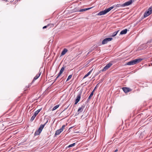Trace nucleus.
I'll list each match as a JSON object with an SVG mask.
<instances>
[{"mask_svg":"<svg viewBox=\"0 0 152 152\" xmlns=\"http://www.w3.org/2000/svg\"><path fill=\"white\" fill-rule=\"evenodd\" d=\"M142 60V58H138L132 60L128 62L126 65H133L137 64Z\"/></svg>","mask_w":152,"mask_h":152,"instance_id":"f257e3e1","label":"nucleus"},{"mask_svg":"<svg viewBox=\"0 0 152 152\" xmlns=\"http://www.w3.org/2000/svg\"><path fill=\"white\" fill-rule=\"evenodd\" d=\"M134 0H130L127 1L125 2L124 4H122V5H121L122 7H126V6H129L132 3L134 2Z\"/></svg>","mask_w":152,"mask_h":152,"instance_id":"f03ea898","label":"nucleus"},{"mask_svg":"<svg viewBox=\"0 0 152 152\" xmlns=\"http://www.w3.org/2000/svg\"><path fill=\"white\" fill-rule=\"evenodd\" d=\"M112 39L113 38L111 37L105 38L102 42V45L106 44L108 42L112 40Z\"/></svg>","mask_w":152,"mask_h":152,"instance_id":"7ed1b4c3","label":"nucleus"},{"mask_svg":"<svg viewBox=\"0 0 152 152\" xmlns=\"http://www.w3.org/2000/svg\"><path fill=\"white\" fill-rule=\"evenodd\" d=\"M112 65V63H109L107 64L101 71L102 72H104L106 71L108 68H109Z\"/></svg>","mask_w":152,"mask_h":152,"instance_id":"20e7f679","label":"nucleus"},{"mask_svg":"<svg viewBox=\"0 0 152 152\" xmlns=\"http://www.w3.org/2000/svg\"><path fill=\"white\" fill-rule=\"evenodd\" d=\"M81 93H79V94L77 95L75 101V104H77V103L79 101L81 98Z\"/></svg>","mask_w":152,"mask_h":152,"instance_id":"39448f33","label":"nucleus"},{"mask_svg":"<svg viewBox=\"0 0 152 152\" xmlns=\"http://www.w3.org/2000/svg\"><path fill=\"white\" fill-rule=\"evenodd\" d=\"M122 89L125 93H128L131 91L129 88L127 87H123Z\"/></svg>","mask_w":152,"mask_h":152,"instance_id":"423d86ee","label":"nucleus"},{"mask_svg":"<svg viewBox=\"0 0 152 152\" xmlns=\"http://www.w3.org/2000/svg\"><path fill=\"white\" fill-rule=\"evenodd\" d=\"M106 13H107L105 10H104L100 12L97 15H102L105 14Z\"/></svg>","mask_w":152,"mask_h":152,"instance_id":"0eeeda50","label":"nucleus"},{"mask_svg":"<svg viewBox=\"0 0 152 152\" xmlns=\"http://www.w3.org/2000/svg\"><path fill=\"white\" fill-rule=\"evenodd\" d=\"M68 51V50L66 48H64L61 54V56H63L65 55L66 53Z\"/></svg>","mask_w":152,"mask_h":152,"instance_id":"6e6552de","label":"nucleus"},{"mask_svg":"<svg viewBox=\"0 0 152 152\" xmlns=\"http://www.w3.org/2000/svg\"><path fill=\"white\" fill-rule=\"evenodd\" d=\"M41 72H39V73L38 74H37L36 75V76L34 77V79H33V80H37V79L41 75Z\"/></svg>","mask_w":152,"mask_h":152,"instance_id":"1a4fd4ad","label":"nucleus"},{"mask_svg":"<svg viewBox=\"0 0 152 152\" xmlns=\"http://www.w3.org/2000/svg\"><path fill=\"white\" fill-rule=\"evenodd\" d=\"M127 31V29H125L124 30H122L121 31L120 34L122 35L125 34L126 33Z\"/></svg>","mask_w":152,"mask_h":152,"instance_id":"9d476101","label":"nucleus"},{"mask_svg":"<svg viewBox=\"0 0 152 152\" xmlns=\"http://www.w3.org/2000/svg\"><path fill=\"white\" fill-rule=\"evenodd\" d=\"M93 94H94V93H93V92H91V93L90 94V95L89 97H88V99H87V100H86V103L88 102L89 101L90 99L91 98V97L93 95Z\"/></svg>","mask_w":152,"mask_h":152,"instance_id":"9b49d317","label":"nucleus"},{"mask_svg":"<svg viewBox=\"0 0 152 152\" xmlns=\"http://www.w3.org/2000/svg\"><path fill=\"white\" fill-rule=\"evenodd\" d=\"M150 14H151L149 12V11H147L145 12L144 15V18H145L150 15Z\"/></svg>","mask_w":152,"mask_h":152,"instance_id":"f8f14e48","label":"nucleus"},{"mask_svg":"<svg viewBox=\"0 0 152 152\" xmlns=\"http://www.w3.org/2000/svg\"><path fill=\"white\" fill-rule=\"evenodd\" d=\"M114 7L113 6H112L107 9H105V10L106 13H107L108 12H109Z\"/></svg>","mask_w":152,"mask_h":152,"instance_id":"ddd939ff","label":"nucleus"},{"mask_svg":"<svg viewBox=\"0 0 152 152\" xmlns=\"http://www.w3.org/2000/svg\"><path fill=\"white\" fill-rule=\"evenodd\" d=\"M114 7L113 6H112L107 9H105V10L106 13H107L108 12H109Z\"/></svg>","mask_w":152,"mask_h":152,"instance_id":"4468645a","label":"nucleus"},{"mask_svg":"<svg viewBox=\"0 0 152 152\" xmlns=\"http://www.w3.org/2000/svg\"><path fill=\"white\" fill-rule=\"evenodd\" d=\"M84 107L83 106H81V107H80L79 108L78 110V112H82L83 110Z\"/></svg>","mask_w":152,"mask_h":152,"instance_id":"2eb2a0df","label":"nucleus"},{"mask_svg":"<svg viewBox=\"0 0 152 152\" xmlns=\"http://www.w3.org/2000/svg\"><path fill=\"white\" fill-rule=\"evenodd\" d=\"M45 126V124H41L40 125L39 127V128L38 129V130L41 131V132H42V129H43V128H44V127Z\"/></svg>","mask_w":152,"mask_h":152,"instance_id":"dca6fc26","label":"nucleus"},{"mask_svg":"<svg viewBox=\"0 0 152 152\" xmlns=\"http://www.w3.org/2000/svg\"><path fill=\"white\" fill-rule=\"evenodd\" d=\"M93 69H92L91 71H90L89 72H88L86 74L85 76L83 77V79H84L87 77H88V75H89L91 73L92 71L93 70Z\"/></svg>","mask_w":152,"mask_h":152,"instance_id":"f3484780","label":"nucleus"},{"mask_svg":"<svg viewBox=\"0 0 152 152\" xmlns=\"http://www.w3.org/2000/svg\"><path fill=\"white\" fill-rule=\"evenodd\" d=\"M119 31L118 30L117 31H115V32L112 33L111 34H111V36L112 37H114L115 36L117 35V33H118V32Z\"/></svg>","mask_w":152,"mask_h":152,"instance_id":"a211bd4d","label":"nucleus"},{"mask_svg":"<svg viewBox=\"0 0 152 152\" xmlns=\"http://www.w3.org/2000/svg\"><path fill=\"white\" fill-rule=\"evenodd\" d=\"M62 132L61 130L60 129L57 130L56 131L55 134L56 136L59 135L61 132Z\"/></svg>","mask_w":152,"mask_h":152,"instance_id":"6ab92c4d","label":"nucleus"},{"mask_svg":"<svg viewBox=\"0 0 152 152\" xmlns=\"http://www.w3.org/2000/svg\"><path fill=\"white\" fill-rule=\"evenodd\" d=\"M41 110H42V108H40V109H39L37 111H36L35 112L34 114L35 115H36V116L40 112V111Z\"/></svg>","mask_w":152,"mask_h":152,"instance_id":"aec40b11","label":"nucleus"},{"mask_svg":"<svg viewBox=\"0 0 152 152\" xmlns=\"http://www.w3.org/2000/svg\"><path fill=\"white\" fill-rule=\"evenodd\" d=\"M41 132L39 131L38 129L36 131L35 133V135H39L40 133Z\"/></svg>","mask_w":152,"mask_h":152,"instance_id":"412c9836","label":"nucleus"},{"mask_svg":"<svg viewBox=\"0 0 152 152\" xmlns=\"http://www.w3.org/2000/svg\"><path fill=\"white\" fill-rule=\"evenodd\" d=\"M59 107V105H57L54 106L52 109V111L56 109Z\"/></svg>","mask_w":152,"mask_h":152,"instance_id":"4be33fe9","label":"nucleus"},{"mask_svg":"<svg viewBox=\"0 0 152 152\" xmlns=\"http://www.w3.org/2000/svg\"><path fill=\"white\" fill-rule=\"evenodd\" d=\"M148 11H149L150 14H151L152 13V7H151L149 8L148 10Z\"/></svg>","mask_w":152,"mask_h":152,"instance_id":"5701e85b","label":"nucleus"},{"mask_svg":"<svg viewBox=\"0 0 152 152\" xmlns=\"http://www.w3.org/2000/svg\"><path fill=\"white\" fill-rule=\"evenodd\" d=\"M75 144V143H73L69 145L68 146H67L66 148H70V147H73V146H74Z\"/></svg>","mask_w":152,"mask_h":152,"instance_id":"b1692460","label":"nucleus"},{"mask_svg":"<svg viewBox=\"0 0 152 152\" xmlns=\"http://www.w3.org/2000/svg\"><path fill=\"white\" fill-rule=\"evenodd\" d=\"M36 117V116L34 114L31 118V121H32Z\"/></svg>","mask_w":152,"mask_h":152,"instance_id":"393cba45","label":"nucleus"},{"mask_svg":"<svg viewBox=\"0 0 152 152\" xmlns=\"http://www.w3.org/2000/svg\"><path fill=\"white\" fill-rule=\"evenodd\" d=\"M72 77V75H69L68 76V78H67V79L66 80V81H68L69 80H70L71 78Z\"/></svg>","mask_w":152,"mask_h":152,"instance_id":"a878e982","label":"nucleus"},{"mask_svg":"<svg viewBox=\"0 0 152 152\" xmlns=\"http://www.w3.org/2000/svg\"><path fill=\"white\" fill-rule=\"evenodd\" d=\"M61 74L60 73H59L58 74V76H57V77H56V79H55L54 82H55L56 80L57 79V78L60 76V75Z\"/></svg>","mask_w":152,"mask_h":152,"instance_id":"bb28decb","label":"nucleus"},{"mask_svg":"<svg viewBox=\"0 0 152 152\" xmlns=\"http://www.w3.org/2000/svg\"><path fill=\"white\" fill-rule=\"evenodd\" d=\"M65 127V126L64 125L62 126L61 128L60 129L61 130L62 132Z\"/></svg>","mask_w":152,"mask_h":152,"instance_id":"cd10ccee","label":"nucleus"},{"mask_svg":"<svg viewBox=\"0 0 152 152\" xmlns=\"http://www.w3.org/2000/svg\"><path fill=\"white\" fill-rule=\"evenodd\" d=\"M65 67H66L65 66H64L61 68L60 71H62V72H63L64 70V69L65 68Z\"/></svg>","mask_w":152,"mask_h":152,"instance_id":"c85d7f7f","label":"nucleus"},{"mask_svg":"<svg viewBox=\"0 0 152 152\" xmlns=\"http://www.w3.org/2000/svg\"><path fill=\"white\" fill-rule=\"evenodd\" d=\"M86 11L85 9H82L78 11L79 12H83Z\"/></svg>","mask_w":152,"mask_h":152,"instance_id":"c756f323","label":"nucleus"},{"mask_svg":"<svg viewBox=\"0 0 152 152\" xmlns=\"http://www.w3.org/2000/svg\"><path fill=\"white\" fill-rule=\"evenodd\" d=\"M121 5H122V4H117V7H122V6H121Z\"/></svg>","mask_w":152,"mask_h":152,"instance_id":"7c9ffc66","label":"nucleus"},{"mask_svg":"<svg viewBox=\"0 0 152 152\" xmlns=\"http://www.w3.org/2000/svg\"><path fill=\"white\" fill-rule=\"evenodd\" d=\"M48 26H49V25H48L47 26H44L43 27V29H44V28H46L47 27H48Z\"/></svg>","mask_w":152,"mask_h":152,"instance_id":"2f4dec72","label":"nucleus"},{"mask_svg":"<svg viewBox=\"0 0 152 152\" xmlns=\"http://www.w3.org/2000/svg\"><path fill=\"white\" fill-rule=\"evenodd\" d=\"M91 7L88 8H85V10L86 11V10H89V9H91Z\"/></svg>","mask_w":152,"mask_h":152,"instance_id":"473e14b6","label":"nucleus"},{"mask_svg":"<svg viewBox=\"0 0 152 152\" xmlns=\"http://www.w3.org/2000/svg\"><path fill=\"white\" fill-rule=\"evenodd\" d=\"M96 87L94 88V89L91 92H93V93H94V91L96 89Z\"/></svg>","mask_w":152,"mask_h":152,"instance_id":"72a5a7b5","label":"nucleus"},{"mask_svg":"<svg viewBox=\"0 0 152 152\" xmlns=\"http://www.w3.org/2000/svg\"><path fill=\"white\" fill-rule=\"evenodd\" d=\"M47 119V121H46V122H45V123L44 124H45H45L48 123V119Z\"/></svg>","mask_w":152,"mask_h":152,"instance_id":"f704fd0d","label":"nucleus"},{"mask_svg":"<svg viewBox=\"0 0 152 152\" xmlns=\"http://www.w3.org/2000/svg\"><path fill=\"white\" fill-rule=\"evenodd\" d=\"M63 72H62V71H60L59 73H60L62 74V73H63Z\"/></svg>","mask_w":152,"mask_h":152,"instance_id":"c9c22d12","label":"nucleus"},{"mask_svg":"<svg viewBox=\"0 0 152 152\" xmlns=\"http://www.w3.org/2000/svg\"><path fill=\"white\" fill-rule=\"evenodd\" d=\"M89 53V52H88V53L87 54H88Z\"/></svg>","mask_w":152,"mask_h":152,"instance_id":"e433bc0d","label":"nucleus"}]
</instances>
